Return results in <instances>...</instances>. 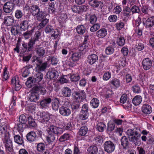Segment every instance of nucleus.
Instances as JSON below:
<instances>
[{
    "mask_svg": "<svg viewBox=\"0 0 154 154\" xmlns=\"http://www.w3.org/2000/svg\"><path fill=\"white\" fill-rule=\"evenodd\" d=\"M141 130V128L137 126L133 129H129L126 131V134L129 140L133 142L136 145H138L140 143V132Z\"/></svg>",
    "mask_w": 154,
    "mask_h": 154,
    "instance_id": "obj_1",
    "label": "nucleus"
},
{
    "mask_svg": "<svg viewBox=\"0 0 154 154\" xmlns=\"http://www.w3.org/2000/svg\"><path fill=\"white\" fill-rule=\"evenodd\" d=\"M40 92L42 94H45L46 92L45 88L43 87L36 86L33 88L29 95V98L31 102H35L39 98V93Z\"/></svg>",
    "mask_w": 154,
    "mask_h": 154,
    "instance_id": "obj_2",
    "label": "nucleus"
},
{
    "mask_svg": "<svg viewBox=\"0 0 154 154\" xmlns=\"http://www.w3.org/2000/svg\"><path fill=\"white\" fill-rule=\"evenodd\" d=\"M40 36V32L38 31L36 32L35 34V37L31 39L28 44L24 43L22 44L23 47L21 53L23 54L26 51L28 52L32 50L33 45L35 44V42L38 41Z\"/></svg>",
    "mask_w": 154,
    "mask_h": 154,
    "instance_id": "obj_3",
    "label": "nucleus"
},
{
    "mask_svg": "<svg viewBox=\"0 0 154 154\" xmlns=\"http://www.w3.org/2000/svg\"><path fill=\"white\" fill-rule=\"evenodd\" d=\"M85 94L84 91H79L75 93L71 105L72 109H77L79 107V102L82 101V100L85 98Z\"/></svg>",
    "mask_w": 154,
    "mask_h": 154,
    "instance_id": "obj_4",
    "label": "nucleus"
},
{
    "mask_svg": "<svg viewBox=\"0 0 154 154\" xmlns=\"http://www.w3.org/2000/svg\"><path fill=\"white\" fill-rule=\"evenodd\" d=\"M35 51L38 57H36L35 60H33L32 62H36V66L37 67H46L47 66V63H42V61L39 59L40 57H42L44 55L45 53V49L43 47H40L39 45H38L36 46Z\"/></svg>",
    "mask_w": 154,
    "mask_h": 154,
    "instance_id": "obj_5",
    "label": "nucleus"
},
{
    "mask_svg": "<svg viewBox=\"0 0 154 154\" xmlns=\"http://www.w3.org/2000/svg\"><path fill=\"white\" fill-rule=\"evenodd\" d=\"M48 135L46 137V140L49 144V147L52 149L55 145L54 141L55 138L54 134L49 131H47Z\"/></svg>",
    "mask_w": 154,
    "mask_h": 154,
    "instance_id": "obj_6",
    "label": "nucleus"
},
{
    "mask_svg": "<svg viewBox=\"0 0 154 154\" xmlns=\"http://www.w3.org/2000/svg\"><path fill=\"white\" fill-rule=\"evenodd\" d=\"M131 9L128 6H125L121 12V17L123 21H126L130 16Z\"/></svg>",
    "mask_w": 154,
    "mask_h": 154,
    "instance_id": "obj_7",
    "label": "nucleus"
},
{
    "mask_svg": "<svg viewBox=\"0 0 154 154\" xmlns=\"http://www.w3.org/2000/svg\"><path fill=\"white\" fill-rule=\"evenodd\" d=\"M50 114L46 112H43L41 113L38 118V121L43 123H46L50 118Z\"/></svg>",
    "mask_w": 154,
    "mask_h": 154,
    "instance_id": "obj_8",
    "label": "nucleus"
},
{
    "mask_svg": "<svg viewBox=\"0 0 154 154\" xmlns=\"http://www.w3.org/2000/svg\"><path fill=\"white\" fill-rule=\"evenodd\" d=\"M104 148L105 151L108 153H111L114 150L115 146L111 141H106L104 143Z\"/></svg>",
    "mask_w": 154,
    "mask_h": 154,
    "instance_id": "obj_9",
    "label": "nucleus"
},
{
    "mask_svg": "<svg viewBox=\"0 0 154 154\" xmlns=\"http://www.w3.org/2000/svg\"><path fill=\"white\" fill-rule=\"evenodd\" d=\"M3 143L5 144V148L7 150L11 151L12 150V142L10 137L7 135L5 136L3 140Z\"/></svg>",
    "mask_w": 154,
    "mask_h": 154,
    "instance_id": "obj_10",
    "label": "nucleus"
},
{
    "mask_svg": "<svg viewBox=\"0 0 154 154\" xmlns=\"http://www.w3.org/2000/svg\"><path fill=\"white\" fill-rule=\"evenodd\" d=\"M14 7V5L13 3L8 2L4 4L3 7V9L5 13L9 14L13 11Z\"/></svg>",
    "mask_w": 154,
    "mask_h": 154,
    "instance_id": "obj_11",
    "label": "nucleus"
},
{
    "mask_svg": "<svg viewBox=\"0 0 154 154\" xmlns=\"http://www.w3.org/2000/svg\"><path fill=\"white\" fill-rule=\"evenodd\" d=\"M143 23L146 27H151L154 25V16H150L147 19L145 18L143 19Z\"/></svg>",
    "mask_w": 154,
    "mask_h": 154,
    "instance_id": "obj_12",
    "label": "nucleus"
},
{
    "mask_svg": "<svg viewBox=\"0 0 154 154\" xmlns=\"http://www.w3.org/2000/svg\"><path fill=\"white\" fill-rule=\"evenodd\" d=\"M47 131H49L54 134H60L63 132V129L61 128L51 126L48 128Z\"/></svg>",
    "mask_w": 154,
    "mask_h": 154,
    "instance_id": "obj_13",
    "label": "nucleus"
},
{
    "mask_svg": "<svg viewBox=\"0 0 154 154\" xmlns=\"http://www.w3.org/2000/svg\"><path fill=\"white\" fill-rule=\"evenodd\" d=\"M59 112L61 115L65 116H69L71 113V110L69 108L63 106L60 108Z\"/></svg>",
    "mask_w": 154,
    "mask_h": 154,
    "instance_id": "obj_14",
    "label": "nucleus"
},
{
    "mask_svg": "<svg viewBox=\"0 0 154 154\" xmlns=\"http://www.w3.org/2000/svg\"><path fill=\"white\" fill-rule=\"evenodd\" d=\"M3 20V23L6 26H11L14 24V18L12 16H8L5 17Z\"/></svg>",
    "mask_w": 154,
    "mask_h": 154,
    "instance_id": "obj_15",
    "label": "nucleus"
},
{
    "mask_svg": "<svg viewBox=\"0 0 154 154\" xmlns=\"http://www.w3.org/2000/svg\"><path fill=\"white\" fill-rule=\"evenodd\" d=\"M89 4L94 8L99 7L101 9L103 6V3L101 1L96 0H91L89 2Z\"/></svg>",
    "mask_w": 154,
    "mask_h": 154,
    "instance_id": "obj_16",
    "label": "nucleus"
},
{
    "mask_svg": "<svg viewBox=\"0 0 154 154\" xmlns=\"http://www.w3.org/2000/svg\"><path fill=\"white\" fill-rule=\"evenodd\" d=\"M142 65L143 67H150L154 66V62L149 58H146L143 61Z\"/></svg>",
    "mask_w": 154,
    "mask_h": 154,
    "instance_id": "obj_17",
    "label": "nucleus"
},
{
    "mask_svg": "<svg viewBox=\"0 0 154 154\" xmlns=\"http://www.w3.org/2000/svg\"><path fill=\"white\" fill-rule=\"evenodd\" d=\"M29 20H24L22 21L20 24V29L22 31H25L27 30L29 26Z\"/></svg>",
    "mask_w": 154,
    "mask_h": 154,
    "instance_id": "obj_18",
    "label": "nucleus"
},
{
    "mask_svg": "<svg viewBox=\"0 0 154 154\" xmlns=\"http://www.w3.org/2000/svg\"><path fill=\"white\" fill-rule=\"evenodd\" d=\"M11 85L15 87L16 91H18L21 88V85L19 84L18 78H14L11 80Z\"/></svg>",
    "mask_w": 154,
    "mask_h": 154,
    "instance_id": "obj_19",
    "label": "nucleus"
},
{
    "mask_svg": "<svg viewBox=\"0 0 154 154\" xmlns=\"http://www.w3.org/2000/svg\"><path fill=\"white\" fill-rule=\"evenodd\" d=\"M142 111L146 114H150L152 111L151 106L147 104H145L143 105L141 108Z\"/></svg>",
    "mask_w": 154,
    "mask_h": 154,
    "instance_id": "obj_20",
    "label": "nucleus"
},
{
    "mask_svg": "<svg viewBox=\"0 0 154 154\" xmlns=\"http://www.w3.org/2000/svg\"><path fill=\"white\" fill-rule=\"evenodd\" d=\"M106 29L103 28H101L96 32V35L99 38H103L107 34Z\"/></svg>",
    "mask_w": 154,
    "mask_h": 154,
    "instance_id": "obj_21",
    "label": "nucleus"
},
{
    "mask_svg": "<svg viewBox=\"0 0 154 154\" xmlns=\"http://www.w3.org/2000/svg\"><path fill=\"white\" fill-rule=\"evenodd\" d=\"M30 11L33 16H35L41 11L38 6L34 5L30 7Z\"/></svg>",
    "mask_w": 154,
    "mask_h": 154,
    "instance_id": "obj_22",
    "label": "nucleus"
},
{
    "mask_svg": "<svg viewBox=\"0 0 154 154\" xmlns=\"http://www.w3.org/2000/svg\"><path fill=\"white\" fill-rule=\"evenodd\" d=\"M98 58L97 55L91 54L88 56L87 61L90 64H93L96 62Z\"/></svg>",
    "mask_w": 154,
    "mask_h": 154,
    "instance_id": "obj_23",
    "label": "nucleus"
},
{
    "mask_svg": "<svg viewBox=\"0 0 154 154\" xmlns=\"http://www.w3.org/2000/svg\"><path fill=\"white\" fill-rule=\"evenodd\" d=\"M36 135L33 131L29 132L27 135V140L30 142L34 141L36 139Z\"/></svg>",
    "mask_w": 154,
    "mask_h": 154,
    "instance_id": "obj_24",
    "label": "nucleus"
},
{
    "mask_svg": "<svg viewBox=\"0 0 154 154\" xmlns=\"http://www.w3.org/2000/svg\"><path fill=\"white\" fill-rule=\"evenodd\" d=\"M47 75L48 77H49L51 79H55L58 76V72L55 70L48 72L47 73Z\"/></svg>",
    "mask_w": 154,
    "mask_h": 154,
    "instance_id": "obj_25",
    "label": "nucleus"
},
{
    "mask_svg": "<svg viewBox=\"0 0 154 154\" xmlns=\"http://www.w3.org/2000/svg\"><path fill=\"white\" fill-rule=\"evenodd\" d=\"M71 89L68 87H64L62 90V94L65 97H69L71 95Z\"/></svg>",
    "mask_w": 154,
    "mask_h": 154,
    "instance_id": "obj_26",
    "label": "nucleus"
},
{
    "mask_svg": "<svg viewBox=\"0 0 154 154\" xmlns=\"http://www.w3.org/2000/svg\"><path fill=\"white\" fill-rule=\"evenodd\" d=\"M46 16V14L44 11H41L35 16V18L36 20L39 21H41L43 19L45 18Z\"/></svg>",
    "mask_w": 154,
    "mask_h": 154,
    "instance_id": "obj_27",
    "label": "nucleus"
},
{
    "mask_svg": "<svg viewBox=\"0 0 154 154\" xmlns=\"http://www.w3.org/2000/svg\"><path fill=\"white\" fill-rule=\"evenodd\" d=\"M51 101V99L50 98L45 99L41 101L40 105L42 107H47L50 104Z\"/></svg>",
    "mask_w": 154,
    "mask_h": 154,
    "instance_id": "obj_28",
    "label": "nucleus"
},
{
    "mask_svg": "<svg viewBox=\"0 0 154 154\" xmlns=\"http://www.w3.org/2000/svg\"><path fill=\"white\" fill-rule=\"evenodd\" d=\"M36 83L34 78L31 77H29L26 83V84L28 87L30 88L33 85Z\"/></svg>",
    "mask_w": 154,
    "mask_h": 154,
    "instance_id": "obj_29",
    "label": "nucleus"
},
{
    "mask_svg": "<svg viewBox=\"0 0 154 154\" xmlns=\"http://www.w3.org/2000/svg\"><path fill=\"white\" fill-rule=\"evenodd\" d=\"M100 102L99 100L96 98H94L91 101V106L94 108H97L99 106Z\"/></svg>",
    "mask_w": 154,
    "mask_h": 154,
    "instance_id": "obj_30",
    "label": "nucleus"
},
{
    "mask_svg": "<svg viewBox=\"0 0 154 154\" xmlns=\"http://www.w3.org/2000/svg\"><path fill=\"white\" fill-rule=\"evenodd\" d=\"M14 140L15 142L22 145L24 143L23 137H20L19 135H16L14 137Z\"/></svg>",
    "mask_w": 154,
    "mask_h": 154,
    "instance_id": "obj_31",
    "label": "nucleus"
},
{
    "mask_svg": "<svg viewBox=\"0 0 154 154\" xmlns=\"http://www.w3.org/2000/svg\"><path fill=\"white\" fill-rule=\"evenodd\" d=\"M60 102L57 98H55L52 102V108L54 110H57L59 107Z\"/></svg>",
    "mask_w": 154,
    "mask_h": 154,
    "instance_id": "obj_32",
    "label": "nucleus"
},
{
    "mask_svg": "<svg viewBox=\"0 0 154 154\" xmlns=\"http://www.w3.org/2000/svg\"><path fill=\"white\" fill-rule=\"evenodd\" d=\"M142 101V98L140 96H135L133 99V103L135 105H138L140 104Z\"/></svg>",
    "mask_w": 154,
    "mask_h": 154,
    "instance_id": "obj_33",
    "label": "nucleus"
},
{
    "mask_svg": "<svg viewBox=\"0 0 154 154\" xmlns=\"http://www.w3.org/2000/svg\"><path fill=\"white\" fill-rule=\"evenodd\" d=\"M88 151L90 154H97L98 149L95 146H91L88 148Z\"/></svg>",
    "mask_w": 154,
    "mask_h": 154,
    "instance_id": "obj_34",
    "label": "nucleus"
},
{
    "mask_svg": "<svg viewBox=\"0 0 154 154\" xmlns=\"http://www.w3.org/2000/svg\"><path fill=\"white\" fill-rule=\"evenodd\" d=\"M81 55V52L75 53L72 54L71 58L73 61H77L80 58Z\"/></svg>",
    "mask_w": 154,
    "mask_h": 154,
    "instance_id": "obj_35",
    "label": "nucleus"
},
{
    "mask_svg": "<svg viewBox=\"0 0 154 154\" xmlns=\"http://www.w3.org/2000/svg\"><path fill=\"white\" fill-rule=\"evenodd\" d=\"M76 30L78 34L83 35L85 32L86 28L83 25H79L76 28Z\"/></svg>",
    "mask_w": 154,
    "mask_h": 154,
    "instance_id": "obj_36",
    "label": "nucleus"
},
{
    "mask_svg": "<svg viewBox=\"0 0 154 154\" xmlns=\"http://www.w3.org/2000/svg\"><path fill=\"white\" fill-rule=\"evenodd\" d=\"M93 142L96 145H100L103 142L102 137L100 136H97L95 137L93 140Z\"/></svg>",
    "mask_w": 154,
    "mask_h": 154,
    "instance_id": "obj_37",
    "label": "nucleus"
},
{
    "mask_svg": "<svg viewBox=\"0 0 154 154\" xmlns=\"http://www.w3.org/2000/svg\"><path fill=\"white\" fill-rule=\"evenodd\" d=\"M88 131V128L86 126H82L80 129L79 131V134L80 135L84 136L86 134Z\"/></svg>",
    "mask_w": 154,
    "mask_h": 154,
    "instance_id": "obj_38",
    "label": "nucleus"
},
{
    "mask_svg": "<svg viewBox=\"0 0 154 154\" xmlns=\"http://www.w3.org/2000/svg\"><path fill=\"white\" fill-rule=\"evenodd\" d=\"M49 20L45 18V17L43 19L41 20V22L39 23L38 26V28L39 29H41L44 27L49 22Z\"/></svg>",
    "mask_w": 154,
    "mask_h": 154,
    "instance_id": "obj_39",
    "label": "nucleus"
},
{
    "mask_svg": "<svg viewBox=\"0 0 154 154\" xmlns=\"http://www.w3.org/2000/svg\"><path fill=\"white\" fill-rule=\"evenodd\" d=\"M121 145L124 148L127 146L129 144V142L128 139L126 136L123 137L121 139Z\"/></svg>",
    "mask_w": 154,
    "mask_h": 154,
    "instance_id": "obj_40",
    "label": "nucleus"
},
{
    "mask_svg": "<svg viewBox=\"0 0 154 154\" xmlns=\"http://www.w3.org/2000/svg\"><path fill=\"white\" fill-rule=\"evenodd\" d=\"M25 126V124L21 123H19L15 126V127L13 130L14 131L15 129H17L19 132H23Z\"/></svg>",
    "mask_w": 154,
    "mask_h": 154,
    "instance_id": "obj_41",
    "label": "nucleus"
},
{
    "mask_svg": "<svg viewBox=\"0 0 154 154\" xmlns=\"http://www.w3.org/2000/svg\"><path fill=\"white\" fill-rule=\"evenodd\" d=\"M43 76V74L40 72H38L36 73L35 77L34 78L36 83H38L41 81L42 79Z\"/></svg>",
    "mask_w": 154,
    "mask_h": 154,
    "instance_id": "obj_42",
    "label": "nucleus"
},
{
    "mask_svg": "<svg viewBox=\"0 0 154 154\" xmlns=\"http://www.w3.org/2000/svg\"><path fill=\"white\" fill-rule=\"evenodd\" d=\"M63 125L64 129L66 130H70L72 129V126L71 123L67 121H63Z\"/></svg>",
    "mask_w": 154,
    "mask_h": 154,
    "instance_id": "obj_43",
    "label": "nucleus"
},
{
    "mask_svg": "<svg viewBox=\"0 0 154 154\" xmlns=\"http://www.w3.org/2000/svg\"><path fill=\"white\" fill-rule=\"evenodd\" d=\"M113 94V93L112 91H108L106 92L105 96L106 99L109 101L112 100L113 98L112 96Z\"/></svg>",
    "mask_w": 154,
    "mask_h": 154,
    "instance_id": "obj_44",
    "label": "nucleus"
},
{
    "mask_svg": "<svg viewBox=\"0 0 154 154\" xmlns=\"http://www.w3.org/2000/svg\"><path fill=\"white\" fill-rule=\"evenodd\" d=\"M28 122L29 125L32 127H35L36 126V124L34 119L32 116H29L28 119Z\"/></svg>",
    "mask_w": 154,
    "mask_h": 154,
    "instance_id": "obj_45",
    "label": "nucleus"
},
{
    "mask_svg": "<svg viewBox=\"0 0 154 154\" xmlns=\"http://www.w3.org/2000/svg\"><path fill=\"white\" fill-rule=\"evenodd\" d=\"M47 60L48 61H50L51 63L53 65H56L57 63V58L52 56H49L48 57Z\"/></svg>",
    "mask_w": 154,
    "mask_h": 154,
    "instance_id": "obj_46",
    "label": "nucleus"
},
{
    "mask_svg": "<svg viewBox=\"0 0 154 154\" xmlns=\"http://www.w3.org/2000/svg\"><path fill=\"white\" fill-rule=\"evenodd\" d=\"M117 43L119 46H122L124 45L125 44V39L122 36L118 37Z\"/></svg>",
    "mask_w": 154,
    "mask_h": 154,
    "instance_id": "obj_47",
    "label": "nucleus"
},
{
    "mask_svg": "<svg viewBox=\"0 0 154 154\" xmlns=\"http://www.w3.org/2000/svg\"><path fill=\"white\" fill-rule=\"evenodd\" d=\"M106 125L104 123L100 122L97 124V129L100 132H103L106 128Z\"/></svg>",
    "mask_w": 154,
    "mask_h": 154,
    "instance_id": "obj_48",
    "label": "nucleus"
},
{
    "mask_svg": "<svg viewBox=\"0 0 154 154\" xmlns=\"http://www.w3.org/2000/svg\"><path fill=\"white\" fill-rule=\"evenodd\" d=\"M33 30L34 29H32L30 31H27L24 33L23 34L24 38L26 39H29L32 35Z\"/></svg>",
    "mask_w": 154,
    "mask_h": 154,
    "instance_id": "obj_49",
    "label": "nucleus"
},
{
    "mask_svg": "<svg viewBox=\"0 0 154 154\" xmlns=\"http://www.w3.org/2000/svg\"><path fill=\"white\" fill-rule=\"evenodd\" d=\"M141 10L142 13L145 14H147L149 11L150 9L148 6L143 5L141 7Z\"/></svg>",
    "mask_w": 154,
    "mask_h": 154,
    "instance_id": "obj_50",
    "label": "nucleus"
},
{
    "mask_svg": "<svg viewBox=\"0 0 154 154\" xmlns=\"http://www.w3.org/2000/svg\"><path fill=\"white\" fill-rule=\"evenodd\" d=\"M69 137V134L65 133L62 135L59 138L60 141L63 142L67 140Z\"/></svg>",
    "mask_w": 154,
    "mask_h": 154,
    "instance_id": "obj_51",
    "label": "nucleus"
},
{
    "mask_svg": "<svg viewBox=\"0 0 154 154\" xmlns=\"http://www.w3.org/2000/svg\"><path fill=\"white\" fill-rule=\"evenodd\" d=\"M71 80L72 82H76L80 79L79 75L78 74H73L70 77Z\"/></svg>",
    "mask_w": 154,
    "mask_h": 154,
    "instance_id": "obj_52",
    "label": "nucleus"
},
{
    "mask_svg": "<svg viewBox=\"0 0 154 154\" xmlns=\"http://www.w3.org/2000/svg\"><path fill=\"white\" fill-rule=\"evenodd\" d=\"M54 29L53 26L48 25L45 27V31L46 33H50L51 34L53 32Z\"/></svg>",
    "mask_w": 154,
    "mask_h": 154,
    "instance_id": "obj_53",
    "label": "nucleus"
},
{
    "mask_svg": "<svg viewBox=\"0 0 154 154\" xmlns=\"http://www.w3.org/2000/svg\"><path fill=\"white\" fill-rule=\"evenodd\" d=\"M110 82L113 85L116 87H118L120 86V82L118 79H112Z\"/></svg>",
    "mask_w": 154,
    "mask_h": 154,
    "instance_id": "obj_54",
    "label": "nucleus"
},
{
    "mask_svg": "<svg viewBox=\"0 0 154 154\" xmlns=\"http://www.w3.org/2000/svg\"><path fill=\"white\" fill-rule=\"evenodd\" d=\"M19 119L20 122L23 124H25L27 122L26 118L23 114L19 116Z\"/></svg>",
    "mask_w": 154,
    "mask_h": 154,
    "instance_id": "obj_55",
    "label": "nucleus"
},
{
    "mask_svg": "<svg viewBox=\"0 0 154 154\" xmlns=\"http://www.w3.org/2000/svg\"><path fill=\"white\" fill-rule=\"evenodd\" d=\"M15 15L17 19H19L22 17L23 15V14L21 10H17L16 11Z\"/></svg>",
    "mask_w": 154,
    "mask_h": 154,
    "instance_id": "obj_56",
    "label": "nucleus"
},
{
    "mask_svg": "<svg viewBox=\"0 0 154 154\" xmlns=\"http://www.w3.org/2000/svg\"><path fill=\"white\" fill-rule=\"evenodd\" d=\"M9 73L8 71L7 68H5L4 69L3 77L4 79L6 80L9 78Z\"/></svg>",
    "mask_w": 154,
    "mask_h": 154,
    "instance_id": "obj_57",
    "label": "nucleus"
},
{
    "mask_svg": "<svg viewBox=\"0 0 154 154\" xmlns=\"http://www.w3.org/2000/svg\"><path fill=\"white\" fill-rule=\"evenodd\" d=\"M45 149V144L42 143H38L37 146V149L38 151L39 152H42Z\"/></svg>",
    "mask_w": 154,
    "mask_h": 154,
    "instance_id": "obj_58",
    "label": "nucleus"
},
{
    "mask_svg": "<svg viewBox=\"0 0 154 154\" xmlns=\"http://www.w3.org/2000/svg\"><path fill=\"white\" fill-rule=\"evenodd\" d=\"M131 9V11L133 14L135 13H138L140 12V9L137 6L134 5L132 7Z\"/></svg>",
    "mask_w": 154,
    "mask_h": 154,
    "instance_id": "obj_59",
    "label": "nucleus"
},
{
    "mask_svg": "<svg viewBox=\"0 0 154 154\" xmlns=\"http://www.w3.org/2000/svg\"><path fill=\"white\" fill-rule=\"evenodd\" d=\"M100 28V25L98 23L95 24L92 26L90 29V31L91 32H94L99 29Z\"/></svg>",
    "mask_w": 154,
    "mask_h": 154,
    "instance_id": "obj_60",
    "label": "nucleus"
},
{
    "mask_svg": "<svg viewBox=\"0 0 154 154\" xmlns=\"http://www.w3.org/2000/svg\"><path fill=\"white\" fill-rule=\"evenodd\" d=\"M111 72H108L105 73L103 76V79L105 81H107L111 77Z\"/></svg>",
    "mask_w": 154,
    "mask_h": 154,
    "instance_id": "obj_61",
    "label": "nucleus"
},
{
    "mask_svg": "<svg viewBox=\"0 0 154 154\" xmlns=\"http://www.w3.org/2000/svg\"><path fill=\"white\" fill-rule=\"evenodd\" d=\"M114 51V50L113 48L108 47L106 49L105 52L106 54L109 55L112 54L113 53Z\"/></svg>",
    "mask_w": 154,
    "mask_h": 154,
    "instance_id": "obj_62",
    "label": "nucleus"
},
{
    "mask_svg": "<svg viewBox=\"0 0 154 154\" xmlns=\"http://www.w3.org/2000/svg\"><path fill=\"white\" fill-rule=\"evenodd\" d=\"M97 18L95 15H91L90 17V23L92 24H94L97 21Z\"/></svg>",
    "mask_w": 154,
    "mask_h": 154,
    "instance_id": "obj_63",
    "label": "nucleus"
},
{
    "mask_svg": "<svg viewBox=\"0 0 154 154\" xmlns=\"http://www.w3.org/2000/svg\"><path fill=\"white\" fill-rule=\"evenodd\" d=\"M81 113L80 116V118L81 119L85 120L88 119V112H81Z\"/></svg>",
    "mask_w": 154,
    "mask_h": 154,
    "instance_id": "obj_64",
    "label": "nucleus"
}]
</instances>
